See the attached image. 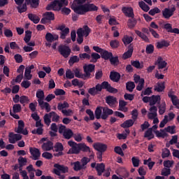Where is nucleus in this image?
I'll use <instances>...</instances> for the list:
<instances>
[{
  "label": "nucleus",
  "mask_w": 179,
  "mask_h": 179,
  "mask_svg": "<svg viewBox=\"0 0 179 179\" xmlns=\"http://www.w3.org/2000/svg\"><path fill=\"white\" fill-rule=\"evenodd\" d=\"M31 40V31L27 30L25 31V36L24 38V41L26 43L30 42Z\"/></svg>",
  "instance_id": "nucleus-51"
},
{
  "label": "nucleus",
  "mask_w": 179,
  "mask_h": 179,
  "mask_svg": "<svg viewBox=\"0 0 179 179\" xmlns=\"http://www.w3.org/2000/svg\"><path fill=\"white\" fill-rule=\"evenodd\" d=\"M109 78L112 82L118 83L121 79V74L117 71H111Z\"/></svg>",
  "instance_id": "nucleus-19"
},
{
  "label": "nucleus",
  "mask_w": 179,
  "mask_h": 179,
  "mask_svg": "<svg viewBox=\"0 0 179 179\" xmlns=\"http://www.w3.org/2000/svg\"><path fill=\"white\" fill-rule=\"evenodd\" d=\"M50 115L51 117H52V121L53 122H58V121H59V115H58L57 113L52 111L50 113Z\"/></svg>",
  "instance_id": "nucleus-55"
},
{
  "label": "nucleus",
  "mask_w": 179,
  "mask_h": 179,
  "mask_svg": "<svg viewBox=\"0 0 179 179\" xmlns=\"http://www.w3.org/2000/svg\"><path fill=\"white\" fill-rule=\"evenodd\" d=\"M95 169L98 176L100 177L103 175V173L106 171V165L103 163L97 164Z\"/></svg>",
  "instance_id": "nucleus-23"
},
{
  "label": "nucleus",
  "mask_w": 179,
  "mask_h": 179,
  "mask_svg": "<svg viewBox=\"0 0 179 179\" xmlns=\"http://www.w3.org/2000/svg\"><path fill=\"white\" fill-rule=\"evenodd\" d=\"M122 12L125 16H127V17H135V14L134 13V8H132V7H122Z\"/></svg>",
  "instance_id": "nucleus-14"
},
{
  "label": "nucleus",
  "mask_w": 179,
  "mask_h": 179,
  "mask_svg": "<svg viewBox=\"0 0 179 179\" xmlns=\"http://www.w3.org/2000/svg\"><path fill=\"white\" fill-rule=\"evenodd\" d=\"M160 96L159 95H152L150 96V106H155L156 103L159 101L160 103Z\"/></svg>",
  "instance_id": "nucleus-35"
},
{
  "label": "nucleus",
  "mask_w": 179,
  "mask_h": 179,
  "mask_svg": "<svg viewBox=\"0 0 179 179\" xmlns=\"http://www.w3.org/2000/svg\"><path fill=\"white\" fill-rule=\"evenodd\" d=\"M13 111L15 114L20 113L22 111V105L15 103L13 106Z\"/></svg>",
  "instance_id": "nucleus-57"
},
{
  "label": "nucleus",
  "mask_w": 179,
  "mask_h": 179,
  "mask_svg": "<svg viewBox=\"0 0 179 179\" xmlns=\"http://www.w3.org/2000/svg\"><path fill=\"white\" fill-rule=\"evenodd\" d=\"M96 90L101 92L103 90H106L109 93H118V90L117 88H114L111 86V84H109L107 81H103L101 84L96 85Z\"/></svg>",
  "instance_id": "nucleus-2"
},
{
  "label": "nucleus",
  "mask_w": 179,
  "mask_h": 179,
  "mask_svg": "<svg viewBox=\"0 0 179 179\" xmlns=\"http://www.w3.org/2000/svg\"><path fill=\"white\" fill-rule=\"evenodd\" d=\"M28 18L31 22H33L35 24H37L40 22V17L35 14L33 13H29L28 14Z\"/></svg>",
  "instance_id": "nucleus-29"
},
{
  "label": "nucleus",
  "mask_w": 179,
  "mask_h": 179,
  "mask_svg": "<svg viewBox=\"0 0 179 179\" xmlns=\"http://www.w3.org/2000/svg\"><path fill=\"white\" fill-rule=\"evenodd\" d=\"M44 152H50L54 149V143L51 141H48L46 143H43L41 146Z\"/></svg>",
  "instance_id": "nucleus-18"
},
{
  "label": "nucleus",
  "mask_w": 179,
  "mask_h": 179,
  "mask_svg": "<svg viewBox=\"0 0 179 179\" xmlns=\"http://www.w3.org/2000/svg\"><path fill=\"white\" fill-rule=\"evenodd\" d=\"M90 147L87 146L85 143H80V152L89 153L90 152Z\"/></svg>",
  "instance_id": "nucleus-34"
},
{
  "label": "nucleus",
  "mask_w": 179,
  "mask_h": 179,
  "mask_svg": "<svg viewBox=\"0 0 179 179\" xmlns=\"http://www.w3.org/2000/svg\"><path fill=\"white\" fill-rule=\"evenodd\" d=\"M176 8L173 6L171 8H166L162 10V15L164 19L169 20L173 15H174V12H176Z\"/></svg>",
  "instance_id": "nucleus-11"
},
{
  "label": "nucleus",
  "mask_w": 179,
  "mask_h": 179,
  "mask_svg": "<svg viewBox=\"0 0 179 179\" xmlns=\"http://www.w3.org/2000/svg\"><path fill=\"white\" fill-rule=\"evenodd\" d=\"M110 64L113 65L114 66H117V65L120 64V59L118 58V56H113L112 55V57L109 59Z\"/></svg>",
  "instance_id": "nucleus-41"
},
{
  "label": "nucleus",
  "mask_w": 179,
  "mask_h": 179,
  "mask_svg": "<svg viewBox=\"0 0 179 179\" xmlns=\"http://www.w3.org/2000/svg\"><path fill=\"white\" fill-rule=\"evenodd\" d=\"M96 66L94 64H87L83 66L84 72L85 74L86 79H90L92 72H94Z\"/></svg>",
  "instance_id": "nucleus-9"
},
{
  "label": "nucleus",
  "mask_w": 179,
  "mask_h": 179,
  "mask_svg": "<svg viewBox=\"0 0 179 179\" xmlns=\"http://www.w3.org/2000/svg\"><path fill=\"white\" fill-rule=\"evenodd\" d=\"M104 107L102 106H98L95 109L94 114H95V117L96 120H100L101 118V115H103V108Z\"/></svg>",
  "instance_id": "nucleus-32"
},
{
  "label": "nucleus",
  "mask_w": 179,
  "mask_h": 179,
  "mask_svg": "<svg viewBox=\"0 0 179 179\" xmlns=\"http://www.w3.org/2000/svg\"><path fill=\"white\" fill-rule=\"evenodd\" d=\"M17 141H22V135L19 134H15L13 132H10L8 134V141L10 143H16Z\"/></svg>",
  "instance_id": "nucleus-12"
},
{
  "label": "nucleus",
  "mask_w": 179,
  "mask_h": 179,
  "mask_svg": "<svg viewBox=\"0 0 179 179\" xmlns=\"http://www.w3.org/2000/svg\"><path fill=\"white\" fill-rule=\"evenodd\" d=\"M164 113H166V102L162 103V104L159 106V115H163Z\"/></svg>",
  "instance_id": "nucleus-64"
},
{
  "label": "nucleus",
  "mask_w": 179,
  "mask_h": 179,
  "mask_svg": "<svg viewBox=\"0 0 179 179\" xmlns=\"http://www.w3.org/2000/svg\"><path fill=\"white\" fill-rule=\"evenodd\" d=\"M36 97L38 99V103L40 101H43V100H44V91L41 90H38L36 92Z\"/></svg>",
  "instance_id": "nucleus-43"
},
{
  "label": "nucleus",
  "mask_w": 179,
  "mask_h": 179,
  "mask_svg": "<svg viewBox=\"0 0 179 179\" xmlns=\"http://www.w3.org/2000/svg\"><path fill=\"white\" fill-rule=\"evenodd\" d=\"M126 89L128 92L132 93L134 92V89H135V83L132 81L127 82L126 83Z\"/></svg>",
  "instance_id": "nucleus-42"
},
{
  "label": "nucleus",
  "mask_w": 179,
  "mask_h": 179,
  "mask_svg": "<svg viewBox=\"0 0 179 179\" xmlns=\"http://www.w3.org/2000/svg\"><path fill=\"white\" fill-rule=\"evenodd\" d=\"M74 171H80V170H85L80 162L77 161L73 163Z\"/></svg>",
  "instance_id": "nucleus-37"
},
{
  "label": "nucleus",
  "mask_w": 179,
  "mask_h": 179,
  "mask_svg": "<svg viewBox=\"0 0 179 179\" xmlns=\"http://www.w3.org/2000/svg\"><path fill=\"white\" fill-rule=\"evenodd\" d=\"M54 152H62L64 150V145L61 143H57L54 146Z\"/></svg>",
  "instance_id": "nucleus-50"
},
{
  "label": "nucleus",
  "mask_w": 179,
  "mask_h": 179,
  "mask_svg": "<svg viewBox=\"0 0 179 179\" xmlns=\"http://www.w3.org/2000/svg\"><path fill=\"white\" fill-rule=\"evenodd\" d=\"M93 148L97 152H104L107 150V145L103 144L102 143H95L93 144Z\"/></svg>",
  "instance_id": "nucleus-16"
},
{
  "label": "nucleus",
  "mask_w": 179,
  "mask_h": 179,
  "mask_svg": "<svg viewBox=\"0 0 179 179\" xmlns=\"http://www.w3.org/2000/svg\"><path fill=\"white\" fill-rule=\"evenodd\" d=\"M141 31L139 30H136L135 33L138 37H141L143 41L149 43V38L145 34L150 36V27H149V29L142 28Z\"/></svg>",
  "instance_id": "nucleus-5"
},
{
  "label": "nucleus",
  "mask_w": 179,
  "mask_h": 179,
  "mask_svg": "<svg viewBox=\"0 0 179 179\" xmlns=\"http://www.w3.org/2000/svg\"><path fill=\"white\" fill-rule=\"evenodd\" d=\"M17 11L19 13H24L27 10V5L26 3L22 4V6H19L17 7Z\"/></svg>",
  "instance_id": "nucleus-60"
},
{
  "label": "nucleus",
  "mask_w": 179,
  "mask_h": 179,
  "mask_svg": "<svg viewBox=\"0 0 179 179\" xmlns=\"http://www.w3.org/2000/svg\"><path fill=\"white\" fill-rule=\"evenodd\" d=\"M27 163V159L20 156L18 158V164L20 166V167H23L24 166H26Z\"/></svg>",
  "instance_id": "nucleus-56"
},
{
  "label": "nucleus",
  "mask_w": 179,
  "mask_h": 179,
  "mask_svg": "<svg viewBox=\"0 0 179 179\" xmlns=\"http://www.w3.org/2000/svg\"><path fill=\"white\" fill-rule=\"evenodd\" d=\"M91 32L92 29L87 25H84L83 28H79L77 30L78 44H82V43H83V36H85V37H88Z\"/></svg>",
  "instance_id": "nucleus-1"
},
{
  "label": "nucleus",
  "mask_w": 179,
  "mask_h": 179,
  "mask_svg": "<svg viewBox=\"0 0 179 179\" xmlns=\"http://www.w3.org/2000/svg\"><path fill=\"white\" fill-rule=\"evenodd\" d=\"M131 18L129 19L127 22V25L129 29H134L136 26V23H138V21H136V19L134 17H130Z\"/></svg>",
  "instance_id": "nucleus-33"
},
{
  "label": "nucleus",
  "mask_w": 179,
  "mask_h": 179,
  "mask_svg": "<svg viewBox=\"0 0 179 179\" xmlns=\"http://www.w3.org/2000/svg\"><path fill=\"white\" fill-rule=\"evenodd\" d=\"M43 17H45L49 22H51V20H55V15L52 12H45L43 14Z\"/></svg>",
  "instance_id": "nucleus-30"
},
{
  "label": "nucleus",
  "mask_w": 179,
  "mask_h": 179,
  "mask_svg": "<svg viewBox=\"0 0 179 179\" xmlns=\"http://www.w3.org/2000/svg\"><path fill=\"white\" fill-rule=\"evenodd\" d=\"M62 135L64 139H71L73 136V131L71 129H67Z\"/></svg>",
  "instance_id": "nucleus-40"
},
{
  "label": "nucleus",
  "mask_w": 179,
  "mask_h": 179,
  "mask_svg": "<svg viewBox=\"0 0 179 179\" xmlns=\"http://www.w3.org/2000/svg\"><path fill=\"white\" fill-rule=\"evenodd\" d=\"M101 57L103 59H105V61H108L110 59L113 57V52H108V50H103L102 52Z\"/></svg>",
  "instance_id": "nucleus-27"
},
{
  "label": "nucleus",
  "mask_w": 179,
  "mask_h": 179,
  "mask_svg": "<svg viewBox=\"0 0 179 179\" xmlns=\"http://www.w3.org/2000/svg\"><path fill=\"white\" fill-rule=\"evenodd\" d=\"M110 45L113 50H115V48H118L120 47V41L117 39L112 40L110 41Z\"/></svg>",
  "instance_id": "nucleus-47"
},
{
  "label": "nucleus",
  "mask_w": 179,
  "mask_h": 179,
  "mask_svg": "<svg viewBox=\"0 0 179 179\" xmlns=\"http://www.w3.org/2000/svg\"><path fill=\"white\" fill-rule=\"evenodd\" d=\"M106 103L110 108H115L118 106V99L114 96H108L106 97Z\"/></svg>",
  "instance_id": "nucleus-8"
},
{
  "label": "nucleus",
  "mask_w": 179,
  "mask_h": 179,
  "mask_svg": "<svg viewBox=\"0 0 179 179\" xmlns=\"http://www.w3.org/2000/svg\"><path fill=\"white\" fill-rule=\"evenodd\" d=\"M54 167H55V169H57V170L61 171L63 174H66V173H68L69 171V168H68V166H65L59 164H55Z\"/></svg>",
  "instance_id": "nucleus-25"
},
{
  "label": "nucleus",
  "mask_w": 179,
  "mask_h": 179,
  "mask_svg": "<svg viewBox=\"0 0 179 179\" xmlns=\"http://www.w3.org/2000/svg\"><path fill=\"white\" fill-rule=\"evenodd\" d=\"M113 114L114 110H113V109H110L108 107H103L101 115V120H107L110 115H113Z\"/></svg>",
  "instance_id": "nucleus-15"
},
{
  "label": "nucleus",
  "mask_w": 179,
  "mask_h": 179,
  "mask_svg": "<svg viewBox=\"0 0 179 179\" xmlns=\"http://www.w3.org/2000/svg\"><path fill=\"white\" fill-rule=\"evenodd\" d=\"M44 122L47 125H50L51 124V115L50 113H46L43 117Z\"/></svg>",
  "instance_id": "nucleus-63"
},
{
  "label": "nucleus",
  "mask_w": 179,
  "mask_h": 179,
  "mask_svg": "<svg viewBox=\"0 0 179 179\" xmlns=\"http://www.w3.org/2000/svg\"><path fill=\"white\" fill-rule=\"evenodd\" d=\"M164 131H166V132H169L171 135H173V134H176V126H168L164 128Z\"/></svg>",
  "instance_id": "nucleus-58"
},
{
  "label": "nucleus",
  "mask_w": 179,
  "mask_h": 179,
  "mask_svg": "<svg viewBox=\"0 0 179 179\" xmlns=\"http://www.w3.org/2000/svg\"><path fill=\"white\" fill-rule=\"evenodd\" d=\"M79 61H80V59H79L78 56L74 55L70 57L69 60V64L70 65H73V64H76V62H79Z\"/></svg>",
  "instance_id": "nucleus-53"
},
{
  "label": "nucleus",
  "mask_w": 179,
  "mask_h": 179,
  "mask_svg": "<svg viewBox=\"0 0 179 179\" xmlns=\"http://www.w3.org/2000/svg\"><path fill=\"white\" fill-rule=\"evenodd\" d=\"M85 8L87 12H95L96 10H98L99 7L96 6L93 3H85Z\"/></svg>",
  "instance_id": "nucleus-31"
},
{
  "label": "nucleus",
  "mask_w": 179,
  "mask_h": 179,
  "mask_svg": "<svg viewBox=\"0 0 179 179\" xmlns=\"http://www.w3.org/2000/svg\"><path fill=\"white\" fill-rule=\"evenodd\" d=\"M69 108V103L66 101H64V103H59L57 105V109L61 111V110H64V108Z\"/></svg>",
  "instance_id": "nucleus-49"
},
{
  "label": "nucleus",
  "mask_w": 179,
  "mask_h": 179,
  "mask_svg": "<svg viewBox=\"0 0 179 179\" xmlns=\"http://www.w3.org/2000/svg\"><path fill=\"white\" fill-rule=\"evenodd\" d=\"M134 41V38L132 36H124L122 38V42L124 43V45H128V44H131Z\"/></svg>",
  "instance_id": "nucleus-45"
},
{
  "label": "nucleus",
  "mask_w": 179,
  "mask_h": 179,
  "mask_svg": "<svg viewBox=\"0 0 179 179\" xmlns=\"http://www.w3.org/2000/svg\"><path fill=\"white\" fill-rule=\"evenodd\" d=\"M38 103L41 110H45L46 113H50V111H51V106H50V103L48 102H44V100H43Z\"/></svg>",
  "instance_id": "nucleus-22"
},
{
  "label": "nucleus",
  "mask_w": 179,
  "mask_h": 179,
  "mask_svg": "<svg viewBox=\"0 0 179 179\" xmlns=\"http://www.w3.org/2000/svg\"><path fill=\"white\" fill-rule=\"evenodd\" d=\"M138 6L143 10H144V12H149L150 9V7H149V6H148V4L144 1H140L138 3Z\"/></svg>",
  "instance_id": "nucleus-44"
},
{
  "label": "nucleus",
  "mask_w": 179,
  "mask_h": 179,
  "mask_svg": "<svg viewBox=\"0 0 179 179\" xmlns=\"http://www.w3.org/2000/svg\"><path fill=\"white\" fill-rule=\"evenodd\" d=\"M131 163L134 167H139V163H141V160L137 157H133L131 158Z\"/></svg>",
  "instance_id": "nucleus-61"
},
{
  "label": "nucleus",
  "mask_w": 179,
  "mask_h": 179,
  "mask_svg": "<svg viewBox=\"0 0 179 179\" xmlns=\"http://www.w3.org/2000/svg\"><path fill=\"white\" fill-rule=\"evenodd\" d=\"M68 145L71 148L67 152V155H79L80 153V143H77L73 141H68Z\"/></svg>",
  "instance_id": "nucleus-3"
},
{
  "label": "nucleus",
  "mask_w": 179,
  "mask_h": 179,
  "mask_svg": "<svg viewBox=\"0 0 179 179\" xmlns=\"http://www.w3.org/2000/svg\"><path fill=\"white\" fill-rule=\"evenodd\" d=\"M29 152L33 156V160H38V157H40L41 153H40V150L36 148H29Z\"/></svg>",
  "instance_id": "nucleus-17"
},
{
  "label": "nucleus",
  "mask_w": 179,
  "mask_h": 179,
  "mask_svg": "<svg viewBox=\"0 0 179 179\" xmlns=\"http://www.w3.org/2000/svg\"><path fill=\"white\" fill-rule=\"evenodd\" d=\"M169 45H170V43L166 41H162L157 43V48L159 49H162L163 47H169Z\"/></svg>",
  "instance_id": "nucleus-54"
},
{
  "label": "nucleus",
  "mask_w": 179,
  "mask_h": 179,
  "mask_svg": "<svg viewBox=\"0 0 179 179\" xmlns=\"http://www.w3.org/2000/svg\"><path fill=\"white\" fill-rule=\"evenodd\" d=\"M59 38V36L57 34H52L50 32H48L45 34V40L48 43H52L53 41H57Z\"/></svg>",
  "instance_id": "nucleus-21"
},
{
  "label": "nucleus",
  "mask_w": 179,
  "mask_h": 179,
  "mask_svg": "<svg viewBox=\"0 0 179 179\" xmlns=\"http://www.w3.org/2000/svg\"><path fill=\"white\" fill-rule=\"evenodd\" d=\"M71 8L77 15H85L87 13L86 3L85 4H76V3H73Z\"/></svg>",
  "instance_id": "nucleus-4"
},
{
  "label": "nucleus",
  "mask_w": 179,
  "mask_h": 179,
  "mask_svg": "<svg viewBox=\"0 0 179 179\" xmlns=\"http://www.w3.org/2000/svg\"><path fill=\"white\" fill-rule=\"evenodd\" d=\"M134 52V47L132 45H129V49L127 52H125L123 55V59H128V58H131L132 57V54Z\"/></svg>",
  "instance_id": "nucleus-24"
},
{
  "label": "nucleus",
  "mask_w": 179,
  "mask_h": 179,
  "mask_svg": "<svg viewBox=\"0 0 179 179\" xmlns=\"http://www.w3.org/2000/svg\"><path fill=\"white\" fill-rule=\"evenodd\" d=\"M68 34H69V28L66 27L64 29H63V31H61L60 38H62V40H65Z\"/></svg>",
  "instance_id": "nucleus-46"
},
{
  "label": "nucleus",
  "mask_w": 179,
  "mask_h": 179,
  "mask_svg": "<svg viewBox=\"0 0 179 179\" xmlns=\"http://www.w3.org/2000/svg\"><path fill=\"white\" fill-rule=\"evenodd\" d=\"M155 135L157 136V138H162L163 139L169 136V134L166 132V130L164 129H160V131H156Z\"/></svg>",
  "instance_id": "nucleus-36"
},
{
  "label": "nucleus",
  "mask_w": 179,
  "mask_h": 179,
  "mask_svg": "<svg viewBox=\"0 0 179 179\" xmlns=\"http://www.w3.org/2000/svg\"><path fill=\"white\" fill-rule=\"evenodd\" d=\"M61 9H62V4L57 0H54L50 3L48 4L45 8L46 10L59 11Z\"/></svg>",
  "instance_id": "nucleus-6"
},
{
  "label": "nucleus",
  "mask_w": 179,
  "mask_h": 179,
  "mask_svg": "<svg viewBox=\"0 0 179 179\" xmlns=\"http://www.w3.org/2000/svg\"><path fill=\"white\" fill-rule=\"evenodd\" d=\"M128 104V102L124 100L119 101V111H122L123 113H127L128 108L125 107Z\"/></svg>",
  "instance_id": "nucleus-26"
},
{
  "label": "nucleus",
  "mask_w": 179,
  "mask_h": 179,
  "mask_svg": "<svg viewBox=\"0 0 179 179\" xmlns=\"http://www.w3.org/2000/svg\"><path fill=\"white\" fill-rule=\"evenodd\" d=\"M155 64L157 65L158 69H164V68L167 66V62H166L162 57L157 58Z\"/></svg>",
  "instance_id": "nucleus-20"
},
{
  "label": "nucleus",
  "mask_w": 179,
  "mask_h": 179,
  "mask_svg": "<svg viewBox=\"0 0 179 179\" xmlns=\"http://www.w3.org/2000/svg\"><path fill=\"white\" fill-rule=\"evenodd\" d=\"M135 124V120L132 119L127 120L120 124L122 128H131Z\"/></svg>",
  "instance_id": "nucleus-28"
},
{
  "label": "nucleus",
  "mask_w": 179,
  "mask_h": 179,
  "mask_svg": "<svg viewBox=\"0 0 179 179\" xmlns=\"http://www.w3.org/2000/svg\"><path fill=\"white\" fill-rule=\"evenodd\" d=\"M58 51L60 55H62L64 58H68V57L71 55V48H69L68 45H60L59 46Z\"/></svg>",
  "instance_id": "nucleus-7"
},
{
  "label": "nucleus",
  "mask_w": 179,
  "mask_h": 179,
  "mask_svg": "<svg viewBox=\"0 0 179 179\" xmlns=\"http://www.w3.org/2000/svg\"><path fill=\"white\" fill-rule=\"evenodd\" d=\"M168 96L171 99L173 106H175V107L179 110V99L177 98V96L174 95V92L169 91Z\"/></svg>",
  "instance_id": "nucleus-13"
},
{
  "label": "nucleus",
  "mask_w": 179,
  "mask_h": 179,
  "mask_svg": "<svg viewBox=\"0 0 179 179\" xmlns=\"http://www.w3.org/2000/svg\"><path fill=\"white\" fill-rule=\"evenodd\" d=\"M99 92H100V90H97V85L88 90V93L91 94V96H96V94H99Z\"/></svg>",
  "instance_id": "nucleus-48"
},
{
  "label": "nucleus",
  "mask_w": 179,
  "mask_h": 179,
  "mask_svg": "<svg viewBox=\"0 0 179 179\" xmlns=\"http://www.w3.org/2000/svg\"><path fill=\"white\" fill-rule=\"evenodd\" d=\"M144 138H148V141H151L155 138V135L153 134L152 128L148 129L144 134Z\"/></svg>",
  "instance_id": "nucleus-38"
},
{
  "label": "nucleus",
  "mask_w": 179,
  "mask_h": 179,
  "mask_svg": "<svg viewBox=\"0 0 179 179\" xmlns=\"http://www.w3.org/2000/svg\"><path fill=\"white\" fill-rule=\"evenodd\" d=\"M145 86V79L141 78L140 83H138V85L136 86V90L138 92H141Z\"/></svg>",
  "instance_id": "nucleus-62"
},
{
  "label": "nucleus",
  "mask_w": 179,
  "mask_h": 179,
  "mask_svg": "<svg viewBox=\"0 0 179 179\" xmlns=\"http://www.w3.org/2000/svg\"><path fill=\"white\" fill-rule=\"evenodd\" d=\"M15 132L22 135H29V131H27V129H24V122L23 120L18 121V127L15 129Z\"/></svg>",
  "instance_id": "nucleus-10"
},
{
  "label": "nucleus",
  "mask_w": 179,
  "mask_h": 179,
  "mask_svg": "<svg viewBox=\"0 0 179 179\" xmlns=\"http://www.w3.org/2000/svg\"><path fill=\"white\" fill-rule=\"evenodd\" d=\"M131 64L132 66H134V68H136V69H142L143 68V64H141V62L139 61H131Z\"/></svg>",
  "instance_id": "nucleus-52"
},
{
  "label": "nucleus",
  "mask_w": 179,
  "mask_h": 179,
  "mask_svg": "<svg viewBox=\"0 0 179 179\" xmlns=\"http://www.w3.org/2000/svg\"><path fill=\"white\" fill-rule=\"evenodd\" d=\"M76 78H78V79H83V80H87L86 74H83L81 73L78 69H76L74 71Z\"/></svg>",
  "instance_id": "nucleus-39"
},
{
  "label": "nucleus",
  "mask_w": 179,
  "mask_h": 179,
  "mask_svg": "<svg viewBox=\"0 0 179 179\" xmlns=\"http://www.w3.org/2000/svg\"><path fill=\"white\" fill-rule=\"evenodd\" d=\"M155 52V46L152 44L148 45L145 48L146 54H153Z\"/></svg>",
  "instance_id": "nucleus-59"
}]
</instances>
